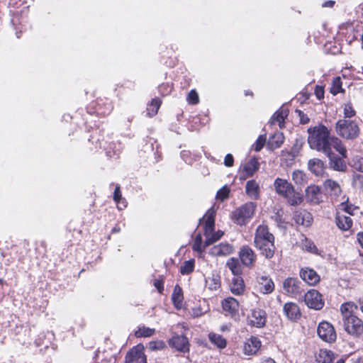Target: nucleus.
Returning <instances> with one entry per match:
<instances>
[{
  "mask_svg": "<svg viewBox=\"0 0 363 363\" xmlns=\"http://www.w3.org/2000/svg\"><path fill=\"white\" fill-rule=\"evenodd\" d=\"M169 345L174 347L177 350L185 352L189 350V341L184 335H174L169 340Z\"/></svg>",
  "mask_w": 363,
  "mask_h": 363,
  "instance_id": "nucleus-17",
  "label": "nucleus"
},
{
  "mask_svg": "<svg viewBox=\"0 0 363 363\" xmlns=\"http://www.w3.org/2000/svg\"><path fill=\"white\" fill-rule=\"evenodd\" d=\"M357 240L359 245L363 247V233H359L357 234Z\"/></svg>",
  "mask_w": 363,
  "mask_h": 363,
  "instance_id": "nucleus-57",
  "label": "nucleus"
},
{
  "mask_svg": "<svg viewBox=\"0 0 363 363\" xmlns=\"http://www.w3.org/2000/svg\"><path fill=\"white\" fill-rule=\"evenodd\" d=\"M215 216L216 211L211 208L207 211L204 216L200 219V223L204 222V235L206 240L204 242V247H208L217 240H218L223 235V232L218 230L216 233H213L215 226Z\"/></svg>",
  "mask_w": 363,
  "mask_h": 363,
  "instance_id": "nucleus-5",
  "label": "nucleus"
},
{
  "mask_svg": "<svg viewBox=\"0 0 363 363\" xmlns=\"http://www.w3.org/2000/svg\"><path fill=\"white\" fill-rule=\"evenodd\" d=\"M304 301L308 307L315 310H320L324 306L322 295L315 289H311L305 294Z\"/></svg>",
  "mask_w": 363,
  "mask_h": 363,
  "instance_id": "nucleus-9",
  "label": "nucleus"
},
{
  "mask_svg": "<svg viewBox=\"0 0 363 363\" xmlns=\"http://www.w3.org/2000/svg\"><path fill=\"white\" fill-rule=\"evenodd\" d=\"M208 338L211 342L217 346L219 349H223L226 347V340L221 335L210 333Z\"/></svg>",
  "mask_w": 363,
  "mask_h": 363,
  "instance_id": "nucleus-34",
  "label": "nucleus"
},
{
  "mask_svg": "<svg viewBox=\"0 0 363 363\" xmlns=\"http://www.w3.org/2000/svg\"><path fill=\"white\" fill-rule=\"evenodd\" d=\"M335 223L338 228L343 231L348 230L352 226V220L350 217L337 212L335 215Z\"/></svg>",
  "mask_w": 363,
  "mask_h": 363,
  "instance_id": "nucleus-23",
  "label": "nucleus"
},
{
  "mask_svg": "<svg viewBox=\"0 0 363 363\" xmlns=\"http://www.w3.org/2000/svg\"><path fill=\"white\" fill-rule=\"evenodd\" d=\"M324 186L326 190L330 191L334 195H339L341 192L340 185L335 181L327 179L324 183Z\"/></svg>",
  "mask_w": 363,
  "mask_h": 363,
  "instance_id": "nucleus-37",
  "label": "nucleus"
},
{
  "mask_svg": "<svg viewBox=\"0 0 363 363\" xmlns=\"http://www.w3.org/2000/svg\"><path fill=\"white\" fill-rule=\"evenodd\" d=\"M289 110L285 108H280L272 116L269 123L271 125H274L278 123L280 128L281 124L284 123L285 118L288 116Z\"/></svg>",
  "mask_w": 363,
  "mask_h": 363,
  "instance_id": "nucleus-30",
  "label": "nucleus"
},
{
  "mask_svg": "<svg viewBox=\"0 0 363 363\" xmlns=\"http://www.w3.org/2000/svg\"><path fill=\"white\" fill-rule=\"evenodd\" d=\"M194 262L193 260L185 261L180 267V272L182 274H189L194 271Z\"/></svg>",
  "mask_w": 363,
  "mask_h": 363,
  "instance_id": "nucleus-42",
  "label": "nucleus"
},
{
  "mask_svg": "<svg viewBox=\"0 0 363 363\" xmlns=\"http://www.w3.org/2000/svg\"><path fill=\"white\" fill-rule=\"evenodd\" d=\"M155 333L154 328H150L145 326H142L138 328L135 333V335L137 337H147L152 336Z\"/></svg>",
  "mask_w": 363,
  "mask_h": 363,
  "instance_id": "nucleus-39",
  "label": "nucleus"
},
{
  "mask_svg": "<svg viewBox=\"0 0 363 363\" xmlns=\"http://www.w3.org/2000/svg\"><path fill=\"white\" fill-rule=\"evenodd\" d=\"M260 188L259 184L254 179L249 180L246 183V194L252 199L257 200L259 197Z\"/></svg>",
  "mask_w": 363,
  "mask_h": 363,
  "instance_id": "nucleus-22",
  "label": "nucleus"
},
{
  "mask_svg": "<svg viewBox=\"0 0 363 363\" xmlns=\"http://www.w3.org/2000/svg\"><path fill=\"white\" fill-rule=\"evenodd\" d=\"M357 308V306L352 302H347L342 304L340 311L342 318H347L354 315V311Z\"/></svg>",
  "mask_w": 363,
  "mask_h": 363,
  "instance_id": "nucleus-36",
  "label": "nucleus"
},
{
  "mask_svg": "<svg viewBox=\"0 0 363 363\" xmlns=\"http://www.w3.org/2000/svg\"><path fill=\"white\" fill-rule=\"evenodd\" d=\"M3 282H4L3 279H0V283L2 284Z\"/></svg>",
  "mask_w": 363,
  "mask_h": 363,
  "instance_id": "nucleus-64",
  "label": "nucleus"
},
{
  "mask_svg": "<svg viewBox=\"0 0 363 363\" xmlns=\"http://www.w3.org/2000/svg\"><path fill=\"white\" fill-rule=\"evenodd\" d=\"M336 363H345V359L341 358L340 359H338Z\"/></svg>",
  "mask_w": 363,
  "mask_h": 363,
  "instance_id": "nucleus-61",
  "label": "nucleus"
},
{
  "mask_svg": "<svg viewBox=\"0 0 363 363\" xmlns=\"http://www.w3.org/2000/svg\"><path fill=\"white\" fill-rule=\"evenodd\" d=\"M229 192V189L226 186H223L218 191L216 198L220 201H224L228 197Z\"/></svg>",
  "mask_w": 363,
  "mask_h": 363,
  "instance_id": "nucleus-47",
  "label": "nucleus"
},
{
  "mask_svg": "<svg viewBox=\"0 0 363 363\" xmlns=\"http://www.w3.org/2000/svg\"><path fill=\"white\" fill-rule=\"evenodd\" d=\"M325 155L329 159V166L331 169L337 172H345L347 170V164L344 160L345 157L342 155L341 157L338 156L332 151V149Z\"/></svg>",
  "mask_w": 363,
  "mask_h": 363,
  "instance_id": "nucleus-11",
  "label": "nucleus"
},
{
  "mask_svg": "<svg viewBox=\"0 0 363 363\" xmlns=\"http://www.w3.org/2000/svg\"><path fill=\"white\" fill-rule=\"evenodd\" d=\"M340 206L343 211L347 213L350 215H354V211L359 209L357 206H354V205L347 202H342Z\"/></svg>",
  "mask_w": 363,
  "mask_h": 363,
  "instance_id": "nucleus-45",
  "label": "nucleus"
},
{
  "mask_svg": "<svg viewBox=\"0 0 363 363\" xmlns=\"http://www.w3.org/2000/svg\"><path fill=\"white\" fill-rule=\"evenodd\" d=\"M315 94L318 99L324 97V90L321 86H316Z\"/></svg>",
  "mask_w": 363,
  "mask_h": 363,
  "instance_id": "nucleus-54",
  "label": "nucleus"
},
{
  "mask_svg": "<svg viewBox=\"0 0 363 363\" xmlns=\"http://www.w3.org/2000/svg\"><path fill=\"white\" fill-rule=\"evenodd\" d=\"M125 363H147L146 356L142 350L135 348L127 353Z\"/></svg>",
  "mask_w": 363,
  "mask_h": 363,
  "instance_id": "nucleus-18",
  "label": "nucleus"
},
{
  "mask_svg": "<svg viewBox=\"0 0 363 363\" xmlns=\"http://www.w3.org/2000/svg\"><path fill=\"white\" fill-rule=\"evenodd\" d=\"M187 101L191 104H197L199 101V95L195 90H191L188 96Z\"/></svg>",
  "mask_w": 363,
  "mask_h": 363,
  "instance_id": "nucleus-48",
  "label": "nucleus"
},
{
  "mask_svg": "<svg viewBox=\"0 0 363 363\" xmlns=\"http://www.w3.org/2000/svg\"><path fill=\"white\" fill-rule=\"evenodd\" d=\"M222 307L225 312L233 316L238 312L239 302L233 297H228L222 301Z\"/></svg>",
  "mask_w": 363,
  "mask_h": 363,
  "instance_id": "nucleus-21",
  "label": "nucleus"
},
{
  "mask_svg": "<svg viewBox=\"0 0 363 363\" xmlns=\"http://www.w3.org/2000/svg\"><path fill=\"white\" fill-rule=\"evenodd\" d=\"M308 133V143L311 149L325 154L333 147L343 157H347V149L342 140L336 136L330 135V130L324 125L319 124L309 128Z\"/></svg>",
  "mask_w": 363,
  "mask_h": 363,
  "instance_id": "nucleus-1",
  "label": "nucleus"
},
{
  "mask_svg": "<svg viewBox=\"0 0 363 363\" xmlns=\"http://www.w3.org/2000/svg\"><path fill=\"white\" fill-rule=\"evenodd\" d=\"M353 167L355 169L363 172V157H357L353 160Z\"/></svg>",
  "mask_w": 363,
  "mask_h": 363,
  "instance_id": "nucleus-50",
  "label": "nucleus"
},
{
  "mask_svg": "<svg viewBox=\"0 0 363 363\" xmlns=\"http://www.w3.org/2000/svg\"><path fill=\"white\" fill-rule=\"evenodd\" d=\"M284 140V136L283 133L278 132L269 138L267 143V146L269 150H273L280 147L283 144Z\"/></svg>",
  "mask_w": 363,
  "mask_h": 363,
  "instance_id": "nucleus-28",
  "label": "nucleus"
},
{
  "mask_svg": "<svg viewBox=\"0 0 363 363\" xmlns=\"http://www.w3.org/2000/svg\"><path fill=\"white\" fill-rule=\"evenodd\" d=\"M172 299L174 306L177 308H182L183 300H184V296H183L182 289L179 285H176L174 286V291H173V293L172 295Z\"/></svg>",
  "mask_w": 363,
  "mask_h": 363,
  "instance_id": "nucleus-33",
  "label": "nucleus"
},
{
  "mask_svg": "<svg viewBox=\"0 0 363 363\" xmlns=\"http://www.w3.org/2000/svg\"><path fill=\"white\" fill-rule=\"evenodd\" d=\"M335 359V354L327 349H320L315 354L317 363H332Z\"/></svg>",
  "mask_w": 363,
  "mask_h": 363,
  "instance_id": "nucleus-27",
  "label": "nucleus"
},
{
  "mask_svg": "<svg viewBox=\"0 0 363 363\" xmlns=\"http://www.w3.org/2000/svg\"><path fill=\"white\" fill-rule=\"evenodd\" d=\"M261 347V342L256 337H251L244 344V353L246 355L255 354Z\"/></svg>",
  "mask_w": 363,
  "mask_h": 363,
  "instance_id": "nucleus-19",
  "label": "nucleus"
},
{
  "mask_svg": "<svg viewBox=\"0 0 363 363\" xmlns=\"http://www.w3.org/2000/svg\"><path fill=\"white\" fill-rule=\"evenodd\" d=\"M164 343L162 342H151L150 343V349L152 350H160L163 347Z\"/></svg>",
  "mask_w": 363,
  "mask_h": 363,
  "instance_id": "nucleus-53",
  "label": "nucleus"
},
{
  "mask_svg": "<svg viewBox=\"0 0 363 363\" xmlns=\"http://www.w3.org/2000/svg\"><path fill=\"white\" fill-rule=\"evenodd\" d=\"M319 337L325 342L332 343L336 340L337 334L332 324L327 321L319 323L317 329Z\"/></svg>",
  "mask_w": 363,
  "mask_h": 363,
  "instance_id": "nucleus-8",
  "label": "nucleus"
},
{
  "mask_svg": "<svg viewBox=\"0 0 363 363\" xmlns=\"http://www.w3.org/2000/svg\"><path fill=\"white\" fill-rule=\"evenodd\" d=\"M292 180L296 184L302 185L307 182V177L303 171L297 169L292 173Z\"/></svg>",
  "mask_w": 363,
  "mask_h": 363,
  "instance_id": "nucleus-38",
  "label": "nucleus"
},
{
  "mask_svg": "<svg viewBox=\"0 0 363 363\" xmlns=\"http://www.w3.org/2000/svg\"><path fill=\"white\" fill-rule=\"evenodd\" d=\"M342 81L340 77H335L332 82L330 92L333 95H336L340 92H342Z\"/></svg>",
  "mask_w": 363,
  "mask_h": 363,
  "instance_id": "nucleus-41",
  "label": "nucleus"
},
{
  "mask_svg": "<svg viewBox=\"0 0 363 363\" xmlns=\"http://www.w3.org/2000/svg\"><path fill=\"white\" fill-rule=\"evenodd\" d=\"M161 101L157 99L152 100L151 104L147 108V115L153 116L157 113L158 109L160 106Z\"/></svg>",
  "mask_w": 363,
  "mask_h": 363,
  "instance_id": "nucleus-40",
  "label": "nucleus"
},
{
  "mask_svg": "<svg viewBox=\"0 0 363 363\" xmlns=\"http://www.w3.org/2000/svg\"><path fill=\"white\" fill-rule=\"evenodd\" d=\"M335 4V2L334 1L330 0V1H327L324 2L323 4V6L332 8L334 6Z\"/></svg>",
  "mask_w": 363,
  "mask_h": 363,
  "instance_id": "nucleus-56",
  "label": "nucleus"
},
{
  "mask_svg": "<svg viewBox=\"0 0 363 363\" xmlns=\"http://www.w3.org/2000/svg\"><path fill=\"white\" fill-rule=\"evenodd\" d=\"M274 188L276 193L286 199L291 206L300 205L303 201L301 195L295 191L294 186L286 179L277 178L274 182Z\"/></svg>",
  "mask_w": 363,
  "mask_h": 363,
  "instance_id": "nucleus-3",
  "label": "nucleus"
},
{
  "mask_svg": "<svg viewBox=\"0 0 363 363\" xmlns=\"http://www.w3.org/2000/svg\"><path fill=\"white\" fill-rule=\"evenodd\" d=\"M259 291L263 294H269L274 291V284L271 279L266 277H262L258 281Z\"/></svg>",
  "mask_w": 363,
  "mask_h": 363,
  "instance_id": "nucleus-31",
  "label": "nucleus"
},
{
  "mask_svg": "<svg viewBox=\"0 0 363 363\" xmlns=\"http://www.w3.org/2000/svg\"><path fill=\"white\" fill-rule=\"evenodd\" d=\"M205 286L210 291H217L220 287V277L217 274H212L205 278Z\"/></svg>",
  "mask_w": 363,
  "mask_h": 363,
  "instance_id": "nucleus-29",
  "label": "nucleus"
},
{
  "mask_svg": "<svg viewBox=\"0 0 363 363\" xmlns=\"http://www.w3.org/2000/svg\"><path fill=\"white\" fill-rule=\"evenodd\" d=\"M361 40H362V44H363V33L362 34V36H361Z\"/></svg>",
  "mask_w": 363,
  "mask_h": 363,
  "instance_id": "nucleus-63",
  "label": "nucleus"
},
{
  "mask_svg": "<svg viewBox=\"0 0 363 363\" xmlns=\"http://www.w3.org/2000/svg\"><path fill=\"white\" fill-rule=\"evenodd\" d=\"M336 134L345 140L354 141L361 133L359 123L356 120L341 118L335 125Z\"/></svg>",
  "mask_w": 363,
  "mask_h": 363,
  "instance_id": "nucleus-4",
  "label": "nucleus"
},
{
  "mask_svg": "<svg viewBox=\"0 0 363 363\" xmlns=\"http://www.w3.org/2000/svg\"><path fill=\"white\" fill-rule=\"evenodd\" d=\"M262 363H276V362L272 359H267L264 360Z\"/></svg>",
  "mask_w": 363,
  "mask_h": 363,
  "instance_id": "nucleus-59",
  "label": "nucleus"
},
{
  "mask_svg": "<svg viewBox=\"0 0 363 363\" xmlns=\"http://www.w3.org/2000/svg\"><path fill=\"white\" fill-rule=\"evenodd\" d=\"M256 205L252 202H247L232 213V219L238 225H244L253 216Z\"/></svg>",
  "mask_w": 363,
  "mask_h": 363,
  "instance_id": "nucleus-6",
  "label": "nucleus"
},
{
  "mask_svg": "<svg viewBox=\"0 0 363 363\" xmlns=\"http://www.w3.org/2000/svg\"><path fill=\"white\" fill-rule=\"evenodd\" d=\"M342 325L345 330L351 335L358 336L363 332V322L354 315L342 318Z\"/></svg>",
  "mask_w": 363,
  "mask_h": 363,
  "instance_id": "nucleus-7",
  "label": "nucleus"
},
{
  "mask_svg": "<svg viewBox=\"0 0 363 363\" xmlns=\"http://www.w3.org/2000/svg\"><path fill=\"white\" fill-rule=\"evenodd\" d=\"M230 291L234 295H241L245 291L244 281L240 277H234L230 284Z\"/></svg>",
  "mask_w": 363,
  "mask_h": 363,
  "instance_id": "nucleus-32",
  "label": "nucleus"
},
{
  "mask_svg": "<svg viewBox=\"0 0 363 363\" xmlns=\"http://www.w3.org/2000/svg\"><path fill=\"white\" fill-rule=\"evenodd\" d=\"M234 163V158L231 154H227L224 159V164L226 167H232Z\"/></svg>",
  "mask_w": 363,
  "mask_h": 363,
  "instance_id": "nucleus-52",
  "label": "nucleus"
},
{
  "mask_svg": "<svg viewBox=\"0 0 363 363\" xmlns=\"http://www.w3.org/2000/svg\"><path fill=\"white\" fill-rule=\"evenodd\" d=\"M316 250H317V248H316L315 245H314L313 244H311L308 248V250L310 252H314Z\"/></svg>",
  "mask_w": 363,
  "mask_h": 363,
  "instance_id": "nucleus-58",
  "label": "nucleus"
},
{
  "mask_svg": "<svg viewBox=\"0 0 363 363\" xmlns=\"http://www.w3.org/2000/svg\"><path fill=\"white\" fill-rule=\"evenodd\" d=\"M259 163L256 158L249 160L242 167V172L240 174V179L244 180L247 177H252L253 174L259 169Z\"/></svg>",
  "mask_w": 363,
  "mask_h": 363,
  "instance_id": "nucleus-15",
  "label": "nucleus"
},
{
  "mask_svg": "<svg viewBox=\"0 0 363 363\" xmlns=\"http://www.w3.org/2000/svg\"><path fill=\"white\" fill-rule=\"evenodd\" d=\"M239 257L242 264L248 268L254 267L257 255L255 252L247 245L242 246L239 251Z\"/></svg>",
  "mask_w": 363,
  "mask_h": 363,
  "instance_id": "nucleus-10",
  "label": "nucleus"
},
{
  "mask_svg": "<svg viewBox=\"0 0 363 363\" xmlns=\"http://www.w3.org/2000/svg\"><path fill=\"white\" fill-rule=\"evenodd\" d=\"M344 118L346 119H352L356 115V111L354 109L351 103L345 104L343 109Z\"/></svg>",
  "mask_w": 363,
  "mask_h": 363,
  "instance_id": "nucleus-44",
  "label": "nucleus"
},
{
  "mask_svg": "<svg viewBox=\"0 0 363 363\" xmlns=\"http://www.w3.org/2000/svg\"><path fill=\"white\" fill-rule=\"evenodd\" d=\"M308 167L311 172L316 176H320L324 173V162L318 158L310 160L308 162Z\"/></svg>",
  "mask_w": 363,
  "mask_h": 363,
  "instance_id": "nucleus-25",
  "label": "nucleus"
},
{
  "mask_svg": "<svg viewBox=\"0 0 363 363\" xmlns=\"http://www.w3.org/2000/svg\"><path fill=\"white\" fill-rule=\"evenodd\" d=\"M233 251V247L228 243H220L218 245L213 247L210 253L213 256H226L231 254Z\"/></svg>",
  "mask_w": 363,
  "mask_h": 363,
  "instance_id": "nucleus-24",
  "label": "nucleus"
},
{
  "mask_svg": "<svg viewBox=\"0 0 363 363\" xmlns=\"http://www.w3.org/2000/svg\"><path fill=\"white\" fill-rule=\"evenodd\" d=\"M112 231L113 233H118V232L120 231V228H118L115 227V228H113Z\"/></svg>",
  "mask_w": 363,
  "mask_h": 363,
  "instance_id": "nucleus-60",
  "label": "nucleus"
},
{
  "mask_svg": "<svg viewBox=\"0 0 363 363\" xmlns=\"http://www.w3.org/2000/svg\"><path fill=\"white\" fill-rule=\"evenodd\" d=\"M121 187L118 184L116 186V189H115V191H114V194H113V200L117 203H120L121 201L123 200L122 199V195L121 194Z\"/></svg>",
  "mask_w": 363,
  "mask_h": 363,
  "instance_id": "nucleus-51",
  "label": "nucleus"
},
{
  "mask_svg": "<svg viewBox=\"0 0 363 363\" xmlns=\"http://www.w3.org/2000/svg\"><path fill=\"white\" fill-rule=\"evenodd\" d=\"M265 312L262 310H254L252 312L250 323L253 326L261 328L265 325Z\"/></svg>",
  "mask_w": 363,
  "mask_h": 363,
  "instance_id": "nucleus-26",
  "label": "nucleus"
},
{
  "mask_svg": "<svg viewBox=\"0 0 363 363\" xmlns=\"http://www.w3.org/2000/svg\"><path fill=\"white\" fill-rule=\"evenodd\" d=\"M296 113H297V115L299 118V120H300V123L301 124H307L309 123V121H310L309 118L302 111L296 109Z\"/></svg>",
  "mask_w": 363,
  "mask_h": 363,
  "instance_id": "nucleus-49",
  "label": "nucleus"
},
{
  "mask_svg": "<svg viewBox=\"0 0 363 363\" xmlns=\"http://www.w3.org/2000/svg\"><path fill=\"white\" fill-rule=\"evenodd\" d=\"M155 287L157 289L159 293L162 294L164 290L163 282L160 280H155L154 282Z\"/></svg>",
  "mask_w": 363,
  "mask_h": 363,
  "instance_id": "nucleus-55",
  "label": "nucleus"
},
{
  "mask_svg": "<svg viewBox=\"0 0 363 363\" xmlns=\"http://www.w3.org/2000/svg\"><path fill=\"white\" fill-rule=\"evenodd\" d=\"M283 311L287 318L291 321H296L301 318V313L300 308L295 303H286L284 306Z\"/></svg>",
  "mask_w": 363,
  "mask_h": 363,
  "instance_id": "nucleus-16",
  "label": "nucleus"
},
{
  "mask_svg": "<svg viewBox=\"0 0 363 363\" xmlns=\"http://www.w3.org/2000/svg\"><path fill=\"white\" fill-rule=\"evenodd\" d=\"M322 193L320 188L316 185H311L306 189V199L311 204H319L322 202Z\"/></svg>",
  "mask_w": 363,
  "mask_h": 363,
  "instance_id": "nucleus-13",
  "label": "nucleus"
},
{
  "mask_svg": "<svg viewBox=\"0 0 363 363\" xmlns=\"http://www.w3.org/2000/svg\"><path fill=\"white\" fill-rule=\"evenodd\" d=\"M266 140L264 135H259L254 145V150L256 152L260 151L266 143Z\"/></svg>",
  "mask_w": 363,
  "mask_h": 363,
  "instance_id": "nucleus-46",
  "label": "nucleus"
},
{
  "mask_svg": "<svg viewBox=\"0 0 363 363\" xmlns=\"http://www.w3.org/2000/svg\"><path fill=\"white\" fill-rule=\"evenodd\" d=\"M293 218L296 223L305 227L310 226L313 220L312 214L306 210L299 209L294 213Z\"/></svg>",
  "mask_w": 363,
  "mask_h": 363,
  "instance_id": "nucleus-14",
  "label": "nucleus"
},
{
  "mask_svg": "<svg viewBox=\"0 0 363 363\" xmlns=\"http://www.w3.org/2000/svg\"><path fill=\"white\" fill-rule=\"evenodd\" d=\"M301 278L309 285H315L320 281V277L312 269H302L300 272Z\"/></svg>",
  "mask_w": 363,
  "mask_h": 363,
  "instance_id": "nucleus-20",
  "label": "nucleus"
},
{
  "mask_svg": "<svg viewBox=\"0 0 363 363\" xmlns=\"http://www.w3.org/2000/svg\"><path fill=\"white\" fill-rule=\"evenodd\" d=\"M121 204H123V206L124 208L126 206V203H125V201H123V202L121 203Z\"/></svg>",
  "mask_w": 363,
  "mask_h": 363,
  "instance_id": "nucleus-62",
  "label": "nucleus"
},
{
  "mask_svg": "<svg viewBox=\"0 0 363 363\" xmlns=\"http://www.w3.org/2000/svg\"><path fill=\"white\" fill-rule=\"evenodd\" d=\"M254 242L262 256L267 259L273 257L275 251L274 236L269 231L267 226L259 225L257 228Z\"/></svg>",
  "mask_w": 363,
  "mask_h": 363,
  "instance_id": "nucleus-2",
  "label": "nucleus"
},
{
  "mask_svg": "<svg viewBox=\"0 0 363 363\" xmlns=\"http://www.w3.org/2000/svg\"><path fill=\"white\" fill-rule=\"evenodd\" d=\"M226 265L234 275L238 276L241 274L242 267L238 259L234 257L230 258L227 261Z\"/></svg>",
  "mask_w": 363,
  "mask_h": 363,
  "instance_id": "nucleus-35",
  "label": "nucleus"
},
{
  "mask_svg": "<svg viewBox=\"0 0 363 363\" xmlns=\"http://www.w3.org/2000/svg\"><path fill=\"white\" fill-rule=\"evenodd\" d=\"M301 281L296 278L289 277L284 281L283 288L286 294L296 296L302 292Z\"/></svg>",
  "mask_w": 363,
  "mask_h": 363,
  "instance_id": "nucleus-12",
  "label": "nucleus"
},
{
  "mask_svg": "<svg viewBox=\"0 0 363 363\" xmlns=\"http://www.w3.org/2000/svg\"><path fill=\"white\" fill-rule=\"evenodd\" d=\"M206 247H204V244L202 245V237L201 234H198L193 244V250L199 253H202Z\"/></svg>",
  "mask_w": 363,
  "mask_h": 363,
  "instance_id": "nucleus-43",
  "label": "nucleus"
}]
</instances>
